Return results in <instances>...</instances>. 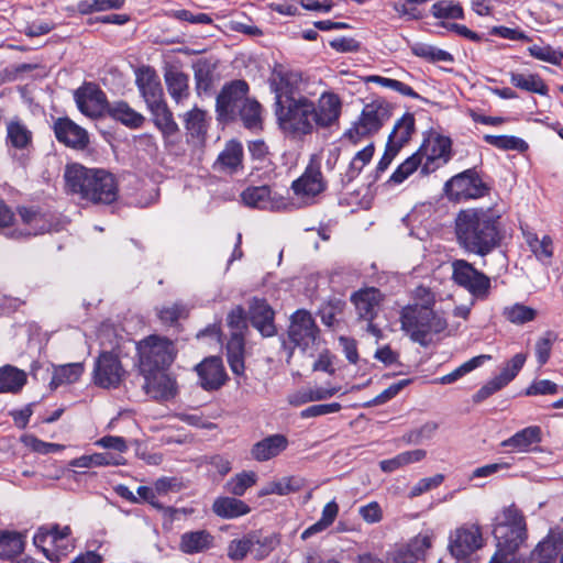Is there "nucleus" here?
Wrapping results in <instances>:
<instances>
[{"instance_id":"obj_46","label":"nucleus","mask_w":563,"mask_h":563,"mask_svg":"<svg viewBox=\"0 0 563 563\" xmlns=\"http://www.w3.org/2000/svg\"><path fill=\"white\" fill-rule=\"evenodd\" d=\"M24 549V541L21 533L15 531H0V556L12 558L20 554Z\"/></svg>"},{"instance_id":"obj_26","label":"nucleus","mask_w":563,"mask_h":563,"mask_svg":"<svg viewBox=\"0 0 563 563\" xmlns=\"http://www.w3.org/2000/svg\"><path fill=\"white\" fill-rule=\"evenodd\" d=\"M300 76L292 71L275 70L271 79V88L275 93V107L285 100L298 99L297 84Z\"/></svg>"},{"instance_id":"obj_44","label":"nucleus","mask_w":563,"mask_h":563,"mask_svg":"<svg viewBox=\"0 0 563 563\" xmlns=\"http://www.w3.org/2000/svg\"><path fill=\"white\" fill-rule=\"evenodd\" d=\"M411 52L415 56L423 58L431 63H453L454 57L451 53L439 48L437 46L424 44V43H415L411 46Z\"/></svg>"},{"instance_id":"obj_20","label":"nucleus","mask_w":563,"mask_h":563,"mask_svg":"<svg viewBox=\"0 0 563 563\" xmlns=\"http://www.w3.org/2000/svg\"><path fill=\"white\" fill-rule=\"evenodd\" d=\"M327 187L320 165L311 161L302 175L292 181L291 189L295 196L305 203H309L316 196L321 194Z\"/></svg>"},{"instance_id":"obj_42","label":"nucleus","mask_w":563,"mask_h":563,"mask_svg":"<svg viewBox=\"0 0 563 563\" xmlns=\"http://www.w3.org/2000/svg\"><path fill=\"white\" fill-rule=\"evenodd\" d=\"M527 361L526 353H517L514 355L494 378V387H501L509 384L519 373Z\"/></svg>"},{"instance_id":"obj_48","label":"nucleus","mask_w":563,"mask_h":563,"mask_svg":"<svg viewBox=\"0 0 563 563\" xmlns=\"http://www.w3.org/2000/svg\"><path fill=\"white\" fill-rule=\"evenodd\" d=\"M256 481L257 475L255 472L243 471L227 482L225 489L233 496H243L250 487L256 484Z\"/></svg>"},{"instance_id":"obj_63","label":"nucleus","mask_w":563,"mask_h":563,"mask_svg":"<svg viewBox=\"0 0 563 563\" xmlns=\"http://www.w3.org/2000/svg\"><path fill=\"white\" fill-rule=\"evenodd\" d=\"M279 496L299 492L306 485V481L300 476H288L275 481Z\"/></svg>"},{"instance_id":"obj_25","label":"nucleus","mask_w":563,"mask_h":563,"mask_svg":"<svg viewBox=\"0 0 563 563\" xmlns=\"http://www.w3.org/2000/svg\"><path fill=\"white\" fill-rule=\"evenodd\" d=\"M274 317L275 312L265 299L253 298L250 303V320L263 336H273L276 333Z\"/></svg>"},{"instance_id":"obj_12","label":"nucleus","mask_w":563,"mask_h":563,"mask_svg":"<svg viewBox=\"0 0 563 563\" xmlns=\"http://www.w3.org/2000/svg\"><path fill=\"white\" fill-rule=\"evenodd\" d=\"M452 266V280L466 289L472 297L485 300L492 290V280L483 272L476 269L466 260H454Z\"/></svg>"},{"instance_id":"obj_30","label":"nucleus","mask_w":563,"mask_h":563,"mask_svg":"<svg viewBox=\"0 0 563 563\" xmlns=\"http://www.w3.org/2000/svg\"><path fill=\"white\" fill-rule=\"evenodd\" d=\"M196 371L201 387H221L228 378L222 360L217 356L203 360L196 366Z\"/></svg>"},{"instance_id":"obj_41","label":"nucleus","mask_w":563,"mask_h":563,"mask_svg":"<svg viewBox=\"0 0 563 563\" xmlns=\"http://www.w3.org/2000/svg\"><path fill=\"white\" fill-rule=\"evenodd\" d=\"M212 536L205 531H192L181 536V550L186 553H198L209 549L212 545Z\"/></svg>"},{"instance_id":"obj_38","label":"nucleus","mask_w":563,"mask_h":563,"mask_svg":"<svg viewBox=\"0 0 563 563\" xmlns=\"http://www.w3.org/2000/svg\"><path fill=\"white\" fill-rule=\"evenodd\" d=\"M492 358L490 355L487 354H481L477 356L472 357L467 362L460 365L457 368L452 371L451 373L435 377L430 383L435 385H448L455 383L459 378L464 376L465 374L472 372L473 369L482 366L485 362L489 361Z\"/></svg>"},{"instance_id":"obj_49","label":"nucleus","mask_w":563,"mask_h":563,"mask_svg":"<svg viewBox=\"0 0 563 563\" xmlns=\"http://www.w3.org/2000/svg\"><path fill=\"white\" fill-rule=\"evenodd\" d=\"M250 540L252 541V553L256 559H264L267 556L279 543L275 534L263 536L260 532H252Z\"/></svg>"},{"instance_id":"obj_45","label":"nucleus","mask_w":563,"mask_h":563,"mask_svg":"<svg viewBox=\"0 0 563 563\" xmlns=\"http://www.w3.org/2000/svg\"><path fill=\"white\" fill-rule=\"evenodd\" d=\"M374 152L375 146L373 143H369L363 150L358 151L352 158L343 179L346 183H351L355 179L363 168L372 161Z\"/></svg>"},{"instance_id":"obj_4","label":"nucleus","mask_w":563,"mask_h":563,"mask_svg":"<svg viewBox=\"0 0 563 563\" xmlns=\"http://www.w3.org/2000/svg\"><path fill=\"white\" fill-rule=\"evenodd\" d=\"M135 82L154 117L155 124L162 131L167 145L176 144V124L173 120V112L164 101L163 88L159 77L148 66H142L135 71Z\"/></svg>"},{"instance_id":"obj_60","label":"nucleus","mask_w":563,"mask_h":563,"mask_svg":"<svg viewBox=\"0 0 563 563\" xmlns=\"http://www.w3.org/2000/svg\"><path fill=\"white\" fill-rule=\"evenodd\" d=\"M250 552L252 553L250 534L244 536L242 539H234L229 543L228 556L233 561L243 560Z\"/></svg>"},{"instance_id":"obj_57","label":"nucleus","mask_w":563,"mask_h":563,"mask_svg":"<svg viewBox=\"0 0 563 563\" xmlns=\"http://www.w3.org/2000/svg\"><path fill=\"white\" fill-rule=\"evenodd\" d=\"M556 340L558 334L554 331L548 330L536 341L534 354L540 366L549 361L552 346Z\"/></svg>"},{"instance_id":"obj_6","label":"nucleus","mask_w":563,"mask_h":563,"mask_svg":"<svg viewBox=\"0 0 563 563\" xmlns=\"http://www.w3.org/2000/svg\"><path fill=\"white\" fill-rule=\"evenodd\" d=\"M314 102L305 96L275 107V117L282 132L292 139H301L313 131Z\"/></svg>"},{"instance_id":"obj_3","label":"nucleus","mask_w":563,"mask_h":563,"mask_svg":"<svg viewBox=\"0 0 563 563\" xmlns=\"http://www.w3.org/2000/svg\"><path fill=\"white\" fill-rule=\"evenodd\" d=\"M493 534L497 551L489 563H520L516 552L528 538L527 523L521 510L511 504L495 518Z\"/></svg>"},{"instance_id":"obj_35","label":"nucleus","mask_w":563,"mask_h":563,"mask_svg":"<svg viewBox=\"0 0 563 563\" xmlns=\"http://www.w3.org/2000/svg\"><path fill=\"white\" fill-rule=\"evenodd\" d=\"M212 511L221 518L232 519L249 514L251 509L243 500L225 496L213 501Z\"/></svg>"},{"instance_id":"obj_8","label":"nucleus","mask_w":563,"mask_h":563,"mask_svg":"<svg viewBox=\"0 0 563 563\" xmlns=\"http://www.w3.org/2000/svg\"><path fill=\"white\" fill-rule=\"evenodd\" d=\"M391 114L393 107L387 100L375 99L364 104L358 118L345 131L344 137L357 144L361 140L378 133Z\"/></svg>"},{"instance_id":"obj_50","label":"nucleus","mask_w":563,"mask_h":563,"mask_svg":"<svg viewBox=\"0 0 563 563\" xmlns=\"http://www.w3.org/2000/svg\"><path fill=\"white\" fill-rule=\"evenodd\" d=\"M125 0H80L77 5V12L81 15L91 14L93 12H101L107 10L121 9Z\"/></svg>"},{"instance_id":"obj_21","label":"nucleus","mask_w":563,"mask_h":563,"mask_svg":"<svg viewBox=\"0 0 563 563\" xmlns=\"http://www.w3.org/2000/svg\"><path fill=\"white\" fill-rule=\"evenodd\" d=\"M74 97L79 111L87 117H99L106 109V95L93 84H85L75 91Z\"/></svg>"},{"instance_id":"obj_43","label":"nucleus","mask_w":563,"mask_h":563,"mask_svg":"<svg viewBox=\"0 0 563 563\" xmlns=\"http://www.w3.org/2000/svg\"><path fill=\"white\" fill-rule=\"evenodd\" d=\"M7 142L18 150L26 148L32 143V132L20 120L7 125Z\"/></svg>"},{"instance_id":"obj_31","label":"nucleus","mask_w":563,"mask_h":563,"mask_svg":"<svg viewBox=\"0 0 563 563\" xmlns=\"http://www.w3.org/2000/svg\"><path fill=\"white\" fill-rule=\"evenodd\" d=\"M288 446V440L283 434H272L256 442L251 449V455L258 462L268 461Z\"/></svg>"},{"instance_id":"obj_53","label":"nucleus","mask_w":563,"mask_h":563,"mask_svg":"<svg viewBox=\"0 0 563 563\" xmlns=\"http://www.w3.org/2000/svg\"><path fill=\"white\" fill-rule=\"evenodd\" d=\"M423 161L420 156V153L416 152L407 159H405L397 169L391 174L389 178V183L393 184H401L405 181L411 174H413L419 166L422 167Z\"/></svg>"},{"instance_id":"obj_64","label":"nucleus","mask_w":563,"mask_h":563,"mask_svg":"<svg viewBox=\"0 0 563 563\" xmlns=\"http://www.w3.org/2000/svg\"><path fill=\"white\" fill-rule=\"evenodd\" d=\"M195 68V79L198 91L209 90L212 84V71L207 63H197Z\"/></svg>"},{"instance_id":"obj_9","label":"nucleus","mask_w":563,"mask_h":563,"mask_svg":"<svg viewBox=\"0 0 563 563\" xmlns=\"http://www.w3.org/2000/svg\"><path fill=\"white\" fill-rule=\"evenodd\" d=\"M227 323L231 330L230 339L227 343V358L232 373L241 377L244 375V355H245V332L247 331V321L245 310L241 306L234 307L227 317Z\"/></svg>"},{"instance_id":"obj_17","label":"nucleus","mask_w":563,"mask_h":563,"mask_svg":"<svg viewBox=\"0 0 563 563\" xmlns=\"http://www.w3.org/2000/svg\"><path fill=\"white\" fill-rule=\"evenodd\" d=\"M484 545L482 529L476 523H465L450 533L448 549L457 560L465 559Z\"/></svg>"},{"instance_id":"obj_2","label":"nucleus","mask_w":563,"mask_h":563,"mask_svg":"<svg viewBox=\"0 0 563 563\" xmlns=\"http://www.w3.org/2000/svg\"><path fill=\"white\" fill-rule=\"evenodd\" d=\"M64 179L67 192L81 200L96 205H110L118 199L115 178L104 169L71 164L66 167Z\"/></svg>"},{"instance_id":"obj_29","label":"nucleus","mask_w":563,"mask_h":563,"mask_svg":"<svg viewBox=\"0 0 563 563\" xmlns=\"http://www.w3.org/2000/svg\"><path fill=\"white\" fill-rule=\"evenodd\" d=\"M243 146L236 140L227 142L224 148L218 155L213 168L227 174H235L243 169Z\"/></svg>"},{"instance_id":"obj_27","label":"nucleus","mask_w":563,"mask_h":563,"mask_svg":"<svg viewBox=\"0 0 563 563\" xmlns=\"http://www.w3.org/2000/svg\"><path fill=\"white\" fill-rule=\"evenodd\" d=\"M542 441V430L539 426H530L519 430L510 438L504 440L500 446L514 453H527L533 451Z\"/></svg>"},{"instance_id":"obj_10","label":"nucleus","mask_w":563,"mask_h":563,"mask_svg":"<svg viewBox=\"0 0 563 563\" xmlns=\"http://www.w3.org/2000/svg\"><path fill=\"white\" fill-rule=\"evenodd\" d=\"M19 214L23 228L12 229L14 213L4 201L0 200V233L12 239H21L43 234L49 230V224L37 211L20 208Z\"/></svg>"},{"instance_id":"obj_51","label":"nucleus","mask_w":563,"mask_h":563,"mask_svg":"<svg viewBox=\"0 0 563 563\" xmlns=\"http://www.w3.org/2000/svg\"><path fill=\"white\" fill-rule=\"evenodd\" d=\"M344 307L345 302L336 298L330 299L322 305L319 310L322 323L329 328L335 327L343 314Z\"/></svg>"},{"instance_id":"obj_32","label":"nucleus","mask_w":563,"mask_h":563,"mask_svg":"<svg viewBox=\"0 0 563 563\" xmlns=\"http://www.w3.org/2000/svg\"><path fill=\"white\" fill-rule=\"evenodd\" d=\"M415 132V115L410 112H406L395 122L394 128L388 135L387 144L398 151H401V148L411 140Z\"/></svg>"},{"instance_id":"obj_18","label":"nucleus","mask_w":563,"mask_h":563,"mask_svg":"<svg viewBox=\"0 0 563 563\" xmlns=\"http://www.w3.org/2000/svg\"><path fill=\"white\" fill-rule=\"evenodd\" d=\"M126 371L117 355L102 352L95 362L93 380L97 387H118L125 380Z\"/></svg>"},{"instance_id":"obj_62","label":"nucleus","mask_w":563,"mask_h":563,"mask_svg":"<svg viewBox=\"0 0 563 563\" xmlns=\"http://www.w3.org/2000/svg\"><path fill=\"white\" fill-rule=\"evenodd\" d=\"M26 446H29L32 451L38 454H52L62 452L65 449V445L58 443H51L42 441L35 437H27L24 440Z\"/></svg>"},{"instance_id":"obj_40","label":"nucleus","mask_w":563,"mask_h":563,"mask_svg":"<svg viewBox=\"0 0 563 563\" xmlns=\"http://www.w3.org/2000/svg\"><path fill=\"white\" fill-rule=\"evenodd\" d=\"M510 82L516 88L525 91L542 96L548 93V86L538 74L511 73Z\"/></svg>"},{"instance_id":"obj_36","label":"nucleus","mask_w":563,"mask_h":563,"mask_svg":"<svg viewBox=\"0 0 563 563\" xmlns=\"http://www.w3.org/2000/svg\"><path fill=\"white\" fill-rule=\"evenodd\" d=\"M108 112L112 119L131 129L141 128L145 121L141 113L136 112L124 101L113 102L109 106Z\"/></svg>"},{"instance_id":"obj_16","label":"nucleus","mask_w":563,"mask_h":563,"mask_svg":"<svg viewBox=\"0 0 563 563\" xmlns=\"http://www.w3.org/2000/svg\"><path fill=\"white\" fill-rule=\"evenodd\" d=\"M242 202L249 207L267 211L288 210L294 203L269 186H250L241 194Z\"/></svg>"},{"instance_id":"obj_7","label":"nucleus","mask_w":563,"mask_h":563,"mask_svg":"<svg viewBox=\"0 0 563 563\" xmlns=\"http://www.w3.org/2000/svg\"><path fill=\"white\" fill-rule=\"evenodd\" d=\"M401 328L412 341L427 346L431 333L442 332L448 323L446 320L430 307H420L412 303L402 308L400 313Z\"/></svg>"},{"instance_id":"obj_13","label":"nucleus","mask_w":563,"mask_h":563,"mask_svg":"<svg viewBox=\"0 0 563 563\" xmlns=\"http://www.w3.org/2000/svg\"><path fill=\"white\" fill-rule=\"evenodd\" d=\"M85 371L80 362L63 365L44 366L38 362H33L30 368V375L34 383H43L51 378L49 387H62L78 383Z\"/></svg>"},{"instance_id":"obj_15","label":"nucleus","mask_w":563,"mask_h":563,"mask_svg":"<svg viewBox=\"0 0 563 563\" xmlns=\"http://www.w3.org/2000/svg\"><path fill=\"white\" fill-rule=\"evenodd\" d=\"M249 84L242 79H235L225 84L217 96L216 112L218 120L228 121L234 119L244 99H249Z\"/></svg>"},{"instance_id":"obj_55","label":"nucleus","mask_w":563,"mask_h":563,"mask_svg":"<svg viewBox=\"0 0 563 563\" xmlns=\"http://www.w3.org/2000/svg\"><path fill=\"white\" fill-rule=\"evenodd\" d=\"M484 140L489 145H493L499 150L508 151L516 150L519 152H523L528 148V144L520 137L512 135H484Z\"/></svg>"},{"instance_id":"obj_23","label":"nucleus","mask_w":563,"mask_h":563,"mask_svg":"<svg viewBox=\"0 0 563 563\" xmlns=\"http://www.w3.org/2000/svg\"><path fill=\"white\" fill-rule=\"evenodd\" d=\"M184 121L187 143L192 146L195 152H200L205 145L208 129L206 111L194 108L185 114Z\"/></svg>"},{"instance_id":"obj_54","label":"nucleus","mask_w":563,"mask_h":563,"mask_svg":"<svg viewBox=\"0 0 563 563\" xmlns=\"http://www.w3.org/2000/svg\"><path fill=\"white\" fill-rule=\"evenodd\" d=\"M423 161L420 156V153L416 152L407 159H405L397 169L391 174L389 178V183L393 184H401L405 181L411 174H413L419 166L422 167Z\"/></svg>"},{"instance_id":"obj_33","label":"nucleus","mask_w":563,"mask_h":563,"mask_svg":"<svg viewBox=\"0 0 563 563\" xmlns=\"http://www.w3.org/2000/svg\"><path fill=\"white\" fill-rule=\"evenodd\" d=\"M243 126L252 132L263 130V108L255 99H244L240 109L236 111Z\"/></svg>"},{"instance_id":"obj_19","label":"nucleus","mask_w":563,"mask_h":563,"mask_svg":"<svg viewBox=\"0 0 563 563\" xmlns=\"http://www.w3.org/2000/svg\"><path fill=\"white\" fill-rule=\"evenodd\" d=\"M451 140L442 135L424 141L417 151L423 161L422 174L427 175L445 165L451 159Z\"/></svg>"},{"instance_id":"obj_58","label":"nucleus","mask_w":563,"mask_h":563,"mask_svg":"<svg viewBox=\"0 0 563 563\" xmlns=\"http://www.w3.org/2000/svg\"><path fill=\"white\" fill-rule=\"evenodd\" d=\"M336 389H305V393H297L289 396V402L299 406L309 401L331 398Z\"/></svg>"},{"instance_id":"obj_37","label":"nucleus","mask_w":563,"mask_h":563,"mask_svg":"<svg viewBox=\"0 0 563 563\" xmlns=\"http://www.w3.org/2000/svg\"><path fill=\"white\" fill-rule=\"evenodd\" d=\"M70 536L71 529L69 526L60 527L57 523L42 526L36 530L33 543L36 548H43L47 540L51 543H58V541H65Z\"/></svg>"},{"instance_id":"obj_59","label":"nucleus","mask_w":563,"mask_h":563,"mask_svg":"<svg viewBox=\"0 0 563 563\" xmlns=\"http://www.w3.org/2000/svg\"><path fill=\"white\" fill-rule=\"evenodd\" d=\"M528 52L532 57L552 65H560L563 59V53L550 45L541 46L534 44L528 48Z\"/></svg>"},{"instance_id":"obj_61","label":"nucleus","mask_w":563,"mask_h":563,"mask_svg":"<svg viewBox=\"0 0 563 563\" xmlns=\"http://www.w3.org/2000/svg\"><path fill=\"white\" fill-rule=\"evenodd\" d=\"M431 548V539L428 536H418L410 541L406 549H402L405 552L410 553L413 558V563H417L418 560L424 556V553L428 549Z\"/></svg>"},{"instance_id":"obj_5","label":"nucleus","mask_w":563,"mask_h":563,"mask_svg":"<svg viewBox=\"0 0 563 563\" xmlns=\"http://www.w3.org/2000/svg\"><path fill=\"white\" fill-rule=\"evenodd\" d=\"M140 371L145 377L143 387H167L166 371L173 363V343L151 335L137 344Z\"/></svg>"},{"instance_id":"obj_47","label":"nucleus","mask_w":563,"mask_h":563,"mask_svg":"<svg viewBox=\"0 0 563 563\" xmlns=\"http://www.w3.org/2000/svg\"><path fill=\"white\" fill-rule=\"evenodd\" d=\"M558 555V548L553 540L545 539L536 547L527 560L520 563H554Z\"/></svg>"},{"instance_id":"obj_28","label":"nucleus","mask_w":563,"mask_h":563,"mask_svg":"<svg viewBox=\"0 0 563 563\" xmlns=\"http://www.w3.org/2000/svg\"><path fill=\"white\" fill-rule=\"evenodd\" d=\"M383 296L377 288H365L354 292L351 297L357 314L365 321H373L379 310Z\"/></svg>"},{"instance_id":"obj_14","label":"nucleus","mask_w":563,"mask_h":563,"mask_svg":"<svg viewBox=\"0 0 563 563\" xmlns=\"http://www.w3.org/2000/svg\"><path fill=\"white\" fill-rule=\"evenodd\" d=\"M487 190V186L473 169H466L453 176L444 185L446 197L457 202L484 197Z\"/></svg>"},{"instance_id":"obj_24","label":"nucleus","mask_w":563,"mask_h":563,"mask_svg":"<svg viewBox=\"0 0 563 563\" xmlns=\"http://www.w3.org/2000/svg\"><path fill=\"white\" fill-rule=\"evenodd\" d=\"M342 102L333 92L321 93L318 104H314L313 121L320 128H328L335 123L341 114Z\"/></svg>"},{"instance_id":"obj_39","label":"nucleus","mask_w":563,"mask_h":563,"mask_svg":"<svg viewBox=\"0 0 563 563\" xmlns=\"http://www.w3.org/2000/svg\"><path fill=\"white\" fill-rule=\"evenodd\" d=\"M501 314L508 322L515 325H523L534 321L538 317V311L530 306L516 302L504 307Z\"/></svg>"},{"instance_id":"obj_52","label":"nucleus","mask_w":563,"mask_h":563,"mask_svg":"<svg viewBox=\"0 0 563 563\" xmlns=\"http://www.w3.org/2000/svg\"><path fill=\"white\" fill-rule=\"evenodd\" d=\"M27 373L16 366L5 364L0 367V387H24Z\"/></svg>"},{"instance_id":"obj_11","label":"nucleus","mask_w":563,"mask_h":563,"mask_svg":"<svg viewBox=\"0 0 563 563\" xmlns=\"http://www.w3.org/2000/svg\"><path fill=\"white\" fill-rule=\"evenodd\" d=\"M287 334L288 342L284 341L283 346L289 349L288 357L291 356L294 347L312 354L319 339V329L310 312L297 310L290 318Z\"/></svg>"},{"instance_id":"obj_22","label":"nucleus","mask_w":563,"mask_h":563,"mask_svg":"<svg viewBox=\"0 0 563 563\" xmlns=\"http://www.w3.org/2000/svg\"><path fill=\"white\" fill-rule=\"evenodd\" d=\"M53 129L57 141L68 147L84 150L89 143L87 131L69 118H58Z\"/></svg>"},{"instance_id":"obj_1","label":"nucleus","mask_w":563,"mask_h":563,"mask_svg":"<svg viewBox=\"0 0 563 563\" xmlns=\"http://www.w3.org/2000/svg\"><path fill=\"white\" fill-rule=\"evenodd\" d=\"M455 234L459 245L467 253L486 256L501 240L498 217L489 210H461L455 219Z\"/></svg>"},{"instance_id":"obj_34","label":"nucleus","mask_w":563,"mask_h":563,"mask_svg":"<svg viewBox=\"0 0 563 563\" xmlns=\"http://www.w3.org/2000/svg\"><path fill=\"white\" fill-rule=\"evenodd\" d=\"M125 460L121 455L112 454L109 452L93 453L89 455H81L70 461L69 465L79 468H90L97 466H119L124 465Z\"/></svg>"},{"instance_id":"obj_56","label":"nucleus","mask_w":563,"mask_h":563,"mask_svg":"<svg viewBox=\"0 0 563 563\" xmlns=\"http://www.w3.org/2000/svg\"><path fill=\"white\" fill-rule=\"evenodd\" d=\"M431 12L437 19H463L464 11L460 3L452 0H440L432 4Z\"/></svg>"}]
</instances>
